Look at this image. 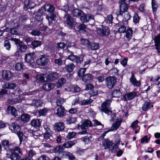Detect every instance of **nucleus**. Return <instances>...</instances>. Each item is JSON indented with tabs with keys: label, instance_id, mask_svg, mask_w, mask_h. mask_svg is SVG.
<instances>
[{
	"label": "nucleus",
	"instance_id": "obj_60",
	"mask_svg": "<svg viewBox=\"0 0 160 160\" xmlns=\"http://www.w3.org/2000/svg\"><path fill=\"white\" fill-rule=\"evenodd\" d=\"M46 76L47 75H38L37 76V78L38 79L40 82H44L46 81H47L45 79V77H46Z\"/></svg>",
	"mask_w": 160,
	"mask_h": 160
},
{
	"label": "nucleus",
	"instance_id": "obj_5",
	"mask_svg": "<svg viewBox=\"0 0 160 160\" xmlns=\"http://www.w3.org/2000/svg\"><path fill=\"white\" fill-rule=\"evenodd\" d=\"M116 77L114 76H109L107 77L105 79L107 87L110 89L112 88L116 83Z\"/></svg>",
	"mask_w": 160,
	"mask_h": 160
},
{
	"label": "nucleus",
	"instance_id": "obj_8",
	"mask_svg": "<svg viewBox=\"0 0 160 160\" xmlns=\"http://www.w3.org/2000/svg\"><path fill=\"white\" fill-rule=\"evenodd\" d=\"M126 0H120L118 2L120 6L119 14L122 15L124 12H127L128 9V5L125 2Z\"/></svg>",
	"mask_w": 160,
	"mask_h": 160
},
{
	"label": "nucleus",
	"instance_id": "obj_42",
	"mask_svg": "<svg viewBox=\"0 0 160 160\" xmlns=\"http://www.w3.org/2000/svg\"><path fill=\"white\" fill-rule=\"evenodd\" d=\"M10 24H11V28L12 27V28H18L19 25V24L18 22L16 19L11 21L10 22Z\"/></svg>",
	"mask_w": 160,
	"mask_h": 160
},
{
	"label": "nucleus",
	"instance_id": "obj_15",
	"mask_svg": "<svg viewBox=\"0 0 160 160\" xmlns=\"http://www.w3.org/2000/svg\"><path fill=\"white\" fill-rule=\"evenodd\" d=\"M9 128L12 132L17 133L19 130H21V128L16 123H12L9 125Z\"/></svg>",
	"mask_w": 160,
	"mask_h": 160
},
{
	"label": "nucleus",
	"instance_id": "obj_38",
	"mask_svg": "<svg viewBox=\"0 0 160 160\" xmlns=\"http://www.w3.org/2000/svg\"><path fill=\"white\" fill-rule=\"evenodd\" d=\"M27 48V47L26 45L22 44H21L17 46V48L18 50L21 52H25Z\"/></svg>",
	"mask_w": 160,
	"mask_h": 160
},
{
	"label": "nucleus",
	"instance_id": "obj_53",
	"mask_svg": "<svg viewBox=\"0 0 160 160\" xmlns=\"http://www.w3.org/2000/svg\"><path fill=\"white\" fill-rule=\"evenodd\" d=\"M89 41L87 39L81 38V44L88 47L90 43Z\"/></svg>",
	"mask_w": 160,
	"mask_h": 160
},
{
	"label": "nucleus",
	"instance_id": "obj_56",
	"mask_svg": "<svg viewBox=\"0 0 160 160\" xmlns=\"http://www.w3.org/2000/svg\"><path fill=\"white\" fill-rule=\"evenodd\" d=\"M36 153L35 151L32 149H30L28 152V157L29 158H32V157L36 155Z\"/></svg>",
	"mask_w": 160,
	"mask_h": 160
},
{
	"label": "nucleus",
	"instance_id": "obj_25",
	"mask_svg": "<svg viewBox=\"0 0 160 160\" xmlns=\"http://www.w3.org/2000/svg\"><path fill=\"white\" fill-rule=\"evenodd\" d=\"M8 113H11L12 115L14 117L17 115V111L16 109L13 107L9 106L7 108Z\"/></svg>",
	"mask_w": 160,
	"mask_h": 160
},
{
	"label": "nucleus",
	"instance_id": "obj_29",
	"mask_svg": "<svg viewBox=\"0 0 160 160\" xmlns=\"http://www.w3.org/2000/svg\"><path fill=\"white\" fill-rule=\"evenodd\" d=\"M66 52L68 54H70L68 57V59L71 60L73 62H76L77 56L72 54L73 52L68 50Z\"/></svg>",
	"mask_w": 160,
	"mask_h": 160
},
{
	"label": "nucleus",
	"instance_id": "obj_61",
	"mask_svg": "<svg viewBox=\"0 0 160 160\" xmlns=\"http://www.w3.org/2000/svg\"><path fill=\"white\" fill-rule=\"evenodd\" d=\"M155 45H160V34L154 37V39Z\"/></svg>",
	"mask_w": 160,
	"mask_h": 160
},
{
	"label": "nucleus",
	"instance_id": "obj_47",
	"mask_svg": "<svg viewBox=\"0 0 160 160\" xmlns=\"http://www.w3.org/2000/svg\"><path fill=\"white\" fill-rule=\"evenodd\" d=\"M85 55L84 54H81L77 56L76 63L77 64H80L83 62L84 59Z\"/></svg>",
	"mask_w": 160,
	"mask_h": 160
},
{
	"label": "nucleus",
	"instance_id": "obj_14",
	"mask_svg": "<svg viewBox=\"0 0 160 160\" xmlns=\"http://www.w3.org/2000/svg\"><path fill=\"white\" fill-rule=\"evenodd\" d=\"M129 81L134 87H139L141 85V82L140 81L137 80L135 75L133 73H132L131 76L129 79Z\"/></svg>",
	"mask_w": 160,
	"mask_h": 160
},
{
	"label": "nucleus",
	"instance_id": "obj_13",
	"mask_svg": "<svg viewBox=\"0 0 160 160\" xmlns=\"http://www.w3.org/2000/svg\"><path fill=\"white\" fill-rule=\"evenodd\" d=\"M97 33L102 36H108L109 34L108 28L107 27H103L102 28H98L97 29Z\"/></svg>",
	"mask_w": 160,
	"mask_h": 160
},
{
	"label": "nucleus",
	"instance_id": "obj_18",
	"mask_svg": "<svg viewBox=\"0 0 160 160\" xmlns=\"http://www.w3.org/2000/svg\"><path fill=\"white\" fill-rule=\"evenodd\" d=\"M102 145L104 147V149H110L113 145V143L112 141H109L108 139H105L102 141Z\"/></svg>",
	"mask_w": 160,
	"mask_h": 160
},
{
	"label": "nucleus",
	"instance_id": "obj_59",
	"mask_svg": "<svg viewBox=\"0 0 160 160\" xmlns=\"http://www.w3.org/2000/svg\"><path fill=\"white\" fill-rule=\"evenodd\" d=\"M33 28V26L32 25H25L23 28V30L24 31H31Z\"/></svg>",
	"mask_w": 160,
	"mask_h": 160
},
{
	"label": "nucleus",
	"instance_id": "obj_43",
	"mask_svg": "<svg viewBox=\"0 0 160 160\" xmlns=\"http://www.w3.org/2000/svg\"><path fill=\"white\" fill-rule=\"evenodd\" d=\"M64 150V148L63 146L61 145L56 147L54 149V152L55 153L60 154Z\"/></svg>",
	"mask_w": 160,
	"mask_h": 160
},
{
	"label": "nucleus",
	"instance_id": "obj_21",
	"mask_svg": "<svg viewBox=\"0 0 160 160\" xmlns=\"http://www.w3.org/2000/svg\"><path fill=\"white\" fill-rule=\"evenodd\" d=\"M91 123V121L88 120L86 121L81 125L78 124L77 126V128L79 129L81 128L82 130L86 129L89 127L91 126L90 125Z\"/></svg>",
	"mask_w": 160,
	"mask_h": 160
},
{
	"label": "nucleus",
	"instance_id": "obj_28",
	"mask_svg": "<svg viewBox=\"0 0 160 160\" xmlns=\"http://www.w3.org/2000/svg\"><path fill=\"white\" fill-rule=\"evenodd\" d=\"M41 122L40 119H33L31 121V124L32 126L37 128L39 127L41 125Z\"/></svg>",
	"mask_w": 160,
	"mask_h": 160
},
{
	"label": "nucleus",
	"instance_id": "obj_32",
	"mask_svg": "<svg viewBox=\"0 0 160 160\" xmlns=\"http://www.w3.org/2000/svg\"><path fill=\"white\" fill-rule=\"evenodd\" d=\"M42 12L41 10H39L36 13L35 18L38 21H41L42 20Z\"/></svg>",
	"mask_w": 160,
	"mask_h": 160
},
{
	"label": "nucleus",
	"instance_id": "obj_10",
	"mask_svg": "<svg viewBox=\"0 0 160 160\" xmlns=\"http://www.w3.org/2000/svg\"><path fill=\"white\" fill-rule=\"evenodd\" d=\"M59 74L56 72H52L46 76V81H52L57 79L59 77Z\"/></svg>",
	"mask_w": 160,
	"mask_h": 160
},
{
	"label": "nucleus",
	"instance_id": "obj_3",
	"mask_svg": "<svg viewBox=\"0 0 160 160\" xmlns=\"http://www.w3.org/2000/svg\"><path fill=\"white\" fill-rule=\"evenodd\" d=\"M64 18L66 19L65 23L68 27L70 29H72L74 27L75 25L77 24L75 19L72 18L68 14H65Z\"/></svg>",
	"mask_w": 160,
	"mask_h": 160
},
{
	"label": "nucleus",
	"instance_id": "obj_62",
	"mask_svg": "<svg viewBox=\"0 0 160 160\" xmlns=\"http://www.w3.org/2000/svg\"><path fill=\"white\" fill-rule=\"evenodd\" d=\"M41 44V42L39 41H35L32 42V45L34 48L40 45Z\"/></svg>",
	"mask_w": 160,
	"mask_h": 160
},
{
	"label": "nucleus",
	"instance_id": "obj_52",
	"mask_svg": "<svg viewBox=\"0 0 160 160\" xmlns=\"http://www.w3.org/2000/svg\"><path fill=\"white\" fill-rule=\"evenodd\" d=\"M86 70V68H81L78 72V76L80 77H82L84 75Z\"/></svg>",
	"mask_w": 160,
	"mask_h": 160
},
{
	"label": "nucleus",
	"instance_id": "obj_17",
	"mask_svg": "<svg viewBox=\"0 0 160 160\" xmlns=\"http://www.w3.org/2000/svg\"><path fill=\"white\" fill-rule=\"evenodd\" d=\"M93 75L91 74L88 73L84 75L82 77V80L85 83H89L92 80Z\"/></svg>",
	"mask_w": 160,
	"mask_h": 160
},
{
	"label": "nucleus",
	"instance_id": "obj_40",
	"mask_svg": "<svg viewBox=\"0 0 160 160\" xmlns=\"http://www.w3.org/2000/svg\"><path fill=\"white\" fill-rule=\"evenodd\" d=\"M93 100L91 98L87 99V100H83L79 102V104L81 105H86L90 104L92 102Z\"/></svg>",
	"mask_w": 160,
	"mask_h": 160
},
{
	"label": "nucleus",
	"instance_id": "obj_2",
	"mask_svg": "<svg viewBox=\"0 0 160 160\" xmlns=\"http://www.w3.org/2000/svg\"><path fill=\"white\" fill-rule=\"evenodd\" d=\"M112 101L109 99H106L104 102H103L101 105V108L99 107L100 112H104L108 114L109 113H112L110 108L111 103Z\"/></svg>",
	"mask_w": 160,
	"mask_h": 160
},
{
	"label": "nucleus",
	"instance_id": "obj_50",
	"mask_svg": "<svg viewBox=\"0 0 160 160\" xmlns=\"http://www.w3.org/2000/svg\"><path fill=\"white\" fill-rule=\"evenodd\" d=\"M86 26L84 24H80L79 25L77 28V29L78 30L81 32H86Z\"/></svg>",
	"mask_w": 160,
	"mask_h": 160
},
{
	"label": "nucleus",
	"instance_id": "obj_41",
	"mask_svg": "<svg viewBox=\"0 0 160 160\" xmlns=\"http://www.w3.org/2000/svg\"><path fill=\"white\" fill-rule=\"evenodd\" d=\"M20 131L19 130V131L17 132L16 133L19 138L20 143H21L23 141L25 136L23 133L22 132Z\"/></svg>",
	"mask_w": 160,
	"mask_h": 160
},
{
	"label": "nucleus",
	"instance_id": "obj_49",
	"mask_svg": "<svg viewBox=\"0 0 160 160\" xmlns=\"http://www.w3.org/2000/svg\"><path fill=\"white\" fill-rule=\"evenodd\" d=\"M52 131L51 132H46L44 134V138L46 141H48L49 140H51V138L52 137L51 134L52 133Z\"/></svg>",
	"mask_w": 160,
	"mask_h": 160
},
{
	"label": "nucleus",
	"instance_id": "obj_63",
	"mask_svg": "<svg viewBox=\"0 0 160 160\" xmlns=\"http://www.w3.org/2000/svg\"><path fill=\"white\" fill-rule=\"evenodd\" d=\"M66 79L63 78L59 79L58 82V84L59 85V87L62 86L66 82Z\"/></svg>",
	"mask_w": 160,
	"mask_h": 160
},
{
	"label": "nucleus",
	"instance_id": "obj_24",
	"mask_svg": "<svg viewBox=\"0 0 160 160\" xmlns=\"http://www.w3.org/2000/svg\"><path fill=\"white\" fill-rule=\"evenodd\" d=\"M43 8L45 11L51 13L53 12L54 10V7L51 4H45Z\"/></svg>",
	"mask_w": 160,
	"mask_h": 160
},
{
	"label": "nucleus",
	"instance_id": "obj_11",
	"mask_svg": "<svg viewBox=\"0 0 160 160\" xmlns=\"http://www.w3.org/2000/svg\"><path fill=\"white\" fill-rule=\"evenodd\" d=\"M138 93V92L136 91L128 93L123 96V98L126 101L132 100L137 96Z\"/></svg>",
	"mask_w": 160,
	"mask_h": 160
},
{
	"label": "nucleus",
	"instance_id": "obj_57",
	"mask_svg": "<svg viewBox=\"0 0 160 160\" xmlns=\"http://www.w3.org/2000/svg\"><path fill=\"white\" fill-rule=\"evenodd\" d=\"M4 46L7 50H10L11 46L8 40H6L4 42Z\"/></svg>",
	"mask_w": 160,
	"mask_h": 160
},
{
	"label": "nucleus",
	"instance_id": "obj_54",
	"mask_svg": "<svg viewBox=\"0 0 160 160\" xmlns=\"http://www.w3.org/2000/svg\"><path fill=\"white\" fill-rule=\"evenodd\" d=\"M76 120V118L75 117L69 118L66 120V123L67 124H70L75 122Z\"/></svg>",
	"mask_w": 160,
	"mask_h": 160
},
{
	"label": "nucleus",
	"instance_id": "obj_7",
	"mask_svg": "<svg viewBox=\"0 0 160 160\" xmlns=\"http://www.w3.org/2000/svg\"><path fill=\"white\" fill-rule=\"evenodd\" d=\"M121 122V121H118V120L116 122H115L113 124L110 129H109L108 130L105 131L102 134V137L103 138L106 134L110 131L117 130L120 126Z\"/></svg>",
	"mask_w": 160,
	"mask_h": 160
},
{
	"label": "nucleus",
	"instance_id": "obj_48",
	"mask_svg": "<svg viewBox=\"0 0 160 160\" xmlns=\"http://www.w3.org/2000/svg\"><path fill=\"white\" fill-rule=\"evenodd\" d=\"M65 101V99L64 98L59 97L58 98L57 101V105L58 106L62 107V105Z\"/></svg>",
	"mask_w": 160,
	"mask_h": 160
},
{
	"label": "nucleus",
	"instance_id": "obj_12",
	"mask_svg": "<svg viewBox=\"0 0 160 160\" xmlns=\"http://www.w3.org/2000/svg\"><path fill=\"white\" fill-rule=\"evenodd\" d=\"M2 75L4 80L8 81L13 76V74L9 70H3L2 71Z\"/></svg>",
	"mask_w": 160,
	"mask_h": 160
},
{
	"label": "nucleus",
	"instance_id": "obj_39",
	"mask_svg": "<svg viewBox=\"0 0 160 160\" xmlns=\"http://www.w3.org/2000/svg\"><path fill=\"white\" fill-rule=\"evenodd\" d=\"M30 116L28 114H24L21 115V119L23 122H27L30 119Z\"/></svg>",
	"mask_w": 160,
	"mask_h": 160
},
{
	"label": "nucleus",
	"instance_id": "obj_22",
	"mask_svg": "<svg viewBox=\"0 0 160 160\" xmlns=\"http://www.w3.org/2000/svg\"><path fill=\"white\" fill-rule=\"evenodd\" d=\"M57 112L56 114L59 117H62L66 113V110L63 107H61L58 108Z\"/></svg>",
	"mask_w": 160,
	"mask_h": 160
},
{
	"label": "nucleus",
	"instance_id": "obj_16",
	"mask_svg": "<svg viewBox=\"0 0 160 160\" xmlns=\"http://www.w3.org/2000/svg\"><path fill=\"white\" fill-rule=\"evenodd\" d=\"M54 129L58 131H62L65 128L64 124L62 122H57L53 125Z\"/></svg>",
	"mask_w": 160,
	"mask_h": 160
},
{
	"label": "nucleus",
	"instance_id": "obj_6",
	"mask_svg": "<svg viewBox=\"0 0 160 160\" xmlns=\"http://www.w3.org/2000/svg\"><path fill=\"white\" fill-rule=\"evenodd\" d=\"M49 61L48 58L44 55H40L37 59L36 63L40 66H44L48 64Z\"/></svg>",
	"mask_w": 160,
	"mask_h": 160
},
{
	"label": "nucleus",
	"instance_id": "obj_64",
	"mask_svg": "<svg viewBox=\"0 0 160 160\" xmlns=\"http://www.w3.org/2000/svg\"><path fill=\"white\" fill-rule=\"evenodd\" d=\"M35 160H50V158L45 155H42L36 158Z\"/></svg>",
	"mask_w": 160,
	"mask_h": 160
},
{
	"label": "nucleus",
	"instance_id": "obj_55",
	"mask_svg": "<svg viewBox=\"0 0 160 160\" xmlns=\"http://www.w3.org/2000/svg\"><path fill=\"white\" fill-rule=\"evenodd\" d=\"M65 156L68 158V159L70 160H74L75 159V157L72 153L69 152H67L66 153Z\"/></svg>",
	"mask_w": 160,
	"mask_h": 160
},
{
	"label": "nucleus",
	"instance_id": "obj_4",
	"mask_svg": "<svg viewBox=\"0 0 160 160\" xmlns=\"http://www.w3.org/2000/svg\"><path fill=\"white\" fill-rule=\"evenodd\" d=\"M13 143H10L8 140H2L0 142V152L1 153L2 147L5 150L11 151L13 148H12Z\"/></svg>",
	"mask_w": 160,
	"mask_h": 160
},
{
	"label": "nucleus",
	"instance_id": "obj_30",
	"mask_svg": "<svg viewBox=\"0 0 160 160\" xmlns=\"http://www.w3.org/2000/svg\"><path fill=\"white\" fill-rule=\"evenodd\" d=\"M15 83L10 82L6 83L2 85V88L5 89H14L16 87Z\"/></svg>",
	"mask_w": 160,
	"mask_h": 160
},
{
	"label": "nucleus",
	"instance_id": "obj_37",
	"mask_svg": "<svg viewBox=\"0 0 160 160\" xmlns=\"http://www.w3.org/2000/svg\"><path fill=\"white\" fill-rule=\"evenodd\" d=\"M24 66L22 62L17 63L15 66V69L17 71H22L24 69Z\"/></svg>",
	"mask_w": 160,
	"mask_h": 160
},
{
	"label": "nucleus",
	"instance_id": "obj_33",
	"mask_svg": "<svg viewBox=\"0 0 160 160\" xmlns=\"http://www.w3.org/2000/svg\"><path fill=\"white\" fill-rule=\"evenodd\" d=\"M132 29L130 28H128L126 31V37L127 39V40L129 41L132 38Z\"/></svg>",
	"mask_w": 160,
	"mask_h": 160
},
{
	"label": "nucleus",
	"instance_id": "obj_36",
	"mask_svg": "<svg viewBox=\"0 0 160 160\" xmlns=\"http://www.w3.org/2000/svg\"><path fill=\"white\" fill-rule=\"evenodd\" d=\"M75 67V66L73 64L69 63L66 65L65 66V68L67 72H72L73 70Z\"/></svg>",
	"mask_w": 160,
	"mask_h": 160
},
{
	"label": "nucleus",
	"instance_id": "obj_35",
	"mask_svg": "<svg viewBox=\"0 0 160 160\" xmlns=\"http://www.w3.org/2000/svg\"><path fill=\"white\" fill-rule=\"evenodd\" d=\"M56 15L53 13H51L49 15H46V18L48 20L50 23H52L53 21H55Z\"/></svg>",
	"mask_w": 160,
	"mask_h": 160
},
{
	"label": "nucleus",
	"instance_id": "obj_9",
	"mask_svg": "<svg viewBox=\"0 0 160 160\" xmlns=\"http://www.w3.org/2000/svg\"><path fill=\"white\" fill-rule=\"evenodd\" d=\"M35 57L36 55L34 52L29 53L26 54L24 59L26 62L31 64L34 62Z\"/></svg>",
	"mask_w": 160,
	"mask_h": 160
},
{
	"label": "nucleus",
	"instance_id": "obj_27",
	"mask_svg": "<svg viewBox=\"0 0 160 160\" xmlns=\"http://www.w3.org/2000/svg\"><path fill=\"white\" fill-rule=\"evenodd\" d=\"M76 143V141L75 140L67 141L62 144V146L63 147L65 148H71L72 146L74 145Z\"/></svg>",
	"mask_w": 160,
	"mask_h": 160
},
{
	"label": "nucleus",
	"instance_id": "obj_26",
	"mask_svg": "<svg viewBox=\"0 0 160 160\" xmlns=\"http://www.w3.org/2000/svg\"><path fill=\"white\" fill-rule=\"evenodd\" d=\"M54 87V85L52 83H46L42 86L43 89L47 91L52 89Z\"/></svg>",
	"mask_w": 160,
	"mask_h": 160
},
{
	"label": "nucleus",
	"instance_id": "obj_1",
	"mask_svg": "<svg viewBox=\"0 0 160 160\" xmlns=\"http://www.w3.org/2000/svg\"><path fill=\"white\" fill-rule=\"evenodd\" d=\"M10 151V158L11 160H21L22 152L20 148L16 147Z\"/></svg>",
	"mask_w": 160,
	"mask_h": 160
},
{
	"label": "nucleus",
	"instance_id": "obj_19",
	"mask_svg": "<svg viewBox=\"0 0 160 160\" xmlns=\"http://www.w3.org/2000/svg\"><path fill=\"white\" fill-rule=\"evenodd\" d=\"M153 107L152 103L150 102H145L142 104V110L144 112L148 111L151 108Z\"/></svg>",
	"mask_w": 160,
	"mask_h": 160
},
{
	"label": "nucleus",
	"instance_id": "obj_23",
	"mask_svg": "<svg viewBox=\"0 0 160 160\" xmlns=\"http://www.w3.org/2000/svg\"><path fill=\"white\" fill-rule=\"evenodd\" d=\"M71 14L73 17H80L82 14H83V12L78 9H75L72 11Z\"/></svg>",
	"mask_w": 160,
	"mask_h": 160
},
{
	"label": "nucleus",
	"instance_id": "obj_58",
	"mask_svg": "<svg viewBox=\"0 0 160 160\" xmlns=\"http://www.w3.org/2000/svg\"><path fill=\"white\" fill-rule=\"evenodd\" d=\"M111 72L112 74L114 76L118 75L119 70L116 68H113L111 69Z\"/></svg>",
	"mask_w": 160,
	"mask_h": 160
},
{
	"label": "nucleus",
	"instance_id": "obj_20",
	"mask_svg": "<svg viewBox=\"0 0 160 160\" xmlns=\"http://www.w3.org/2000/svg\"><path fill=\"white\" fill-rule=\"evenodd\" d=\"M80 20L83 23L88 22L90 19L93 18V17L91 15H87L83 12V14L80 16Z\"/></svg>",
	"mask_w": 160,
	"mask_h": 160
},
{
	"label": "nucleus",
	"instance_id": "obj_46",
	"mask_svg": "<svg viewBox=\"0 0 160 160\" xmlns=\"http://www.w3.org/2000/svg\"><path fill=\"white\" fill-rule=\"evenodd\" d=\"M88 47L91 48L92 50H96L99 49V46L98 44L96 43H90Z\"/></svg>",
	"mask_w": 160,
	"mask_h": 160
},
{
	"label": "nucleus",
	"instance_id": "obj_34",
	"mask_svg": "<svg viewBox=\"0 0 160 160\" xmlns=\"http://www.w3.org/2000/svg\"><path fill=\"white\" fill-rule=\"evenodd\" d=\"M42 101L41 100H34L32 101V104L33 106L38 107L42 105Z\"/></svg>",
	"mask_w": 160,
	"mask_h": 160
},
{
	"label": "nucleus",
	"instance_id": "obj_51",
	"mask_svg": "<svg viewBox=\"0 0 160 160\" xmlns=\"http://www.w3.org/2000/svg\"><path fill=\"white\" fill-rule=\"evenodd\" d=\"M112 96L114 97H118L121 95V93L119 90H115L112 93Z\"/></svg>",
	"mask_w": 160,
	"mask_h": 160
},
{
	"label": "nucleus",
	"instance_id": "obj_44",
	"mask_svg": "<svg viewBox=\"0 0 160 160\" xmlns=\"http://www.w3.org/2000/svg\"><path fill=\"white\" fill-rule=\"evenodd\" d=\"M31 2L30 0H25L24 1V9L27 10L29 8H31Z\"/></svg>",
	"mask_w": 160,
	"mask_h": 160
},
{
	"label": "nucleus",
	"instance_id": "obj_45",
	"mask_svg": "<svg viewBox=\"0 0 160 160\" xmlns=\"http://www.w3.org/2000/svg\"><path fill=\"white\" fill-rule=\"evenodd\" d=\"M48 111V109L47 108H44L42 109H41L38 112L39 116H46Z\"/></svg>",
	"mask_w": 160,
	"mask_h": 160
},
{
	"label": "nucleus",
	"instance_id": "obj_31",
	"mask_svg": "<svg viewBox=\"0 0 160 160\" xmlns=\"http://www.w3.org/2000/svg\"><path fill=\"white\" fill-rule=\"evenodd\" d=\"M151 5L153 13L155 15L156 13L158 7V4L155 0H152Z\"/></svg>",
	"mask_w": 160,
	"mask_h": 160
}]
</instances>
